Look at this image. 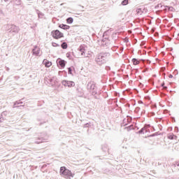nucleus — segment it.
<instances>
[{"label":"nucleus","instance_id":"f257e3e1","mask_svg":"<svg viewBox=\"0 0 179 179\" xmlns=\"http://www.w3.org/2000/svg\"><path fill=\"white\" fill-rule=\"evenodd\" d=\"M108 57H110V52H102L96 55L95 58V62H96L97 65H104V64L107 62Z\"/></svg>","mask_w":179,"mask_h":179},{"label":"nucleus","instance_id":"f03ea898","mask_svg":"<svg viewBox=\"0 0 179 179\" xmlns=\"http://www.w3.org/2000/svg\"><path fill=\"white\" fill-rule=\"evenodd\" d=\"M59 174L61 177L66 179H71L75 177V173H73L71 170L67 169L66 166H61L59 169Z\"/></svg>","mask_w":179,"mask_h":179},{"label":"nucleus","instance_id":"7ed1b4c3","mask_svg":"<svg viewBox=\"0 0 179 179\" xmlns=\"http://www.w3.org/2000/svg\"><path fill=\"white\" fill-rule=\"evenodd\" d=\"M6 29H8V33H10L13 36L17 34L20 31V28L18 26L15 25V24H8Z\"/></svg>","mask_w":179,"mask_h":179},{"label":"nucleus","instance_id":"20e7f679","mask_svg":"<svg viewBox=\"0 0 179 179\" xmlns=\"http://www.w3.org/2000/svg\"><path fill=\"white\" fill-rule=\"evenodd\" d=\"M51 36L55 40H59V38H62L64 37V34L58 29H55L51 31Z\"/></svg>","mask_w":179,"mask_h":179},{"label":"nucleus","instance_id":"39448f33","mask_svg":"<svg viewBox=\"0 0 179 179\" xmlns=\"http://www.w3.org/2000/svg\"><path fill=\"white\" fill-rule=\"evenodd\" d=\"M57 65L59 69H64L65 68L67 62L64 59H62L61 58H58L56 61Z\"/></svg>","mask_w":179,"mask_h":179},{"label":"nucleus","instance_id":"423d86ee","mask_svg":"<svg viewBox=\"0 0 179 179\" xmlns=\"http://www.w3.org/2000/svg\"><path fill=\"white\" fill-rule=\"evenodd\" d=\"M63 86H65V87H73L75 86V82L73 81H69L67 80H64L62 82Z\"/></svg>","mask_w":179,"mask_h":179},{"label":"nucleus","instance_id":"0eeeda50","mask_svg":"<svg viewBox=\"0 0 179 179\" xmlns=\"http://www.w3.org/2000/svg\"><path fill=\"white\" fill-rule=\"evenodd\" d=\"M40 48L37 45H34V48L31 50L32 55H35V57H38L40 55Z\"/></svg>","mask_w":179,"mask_h":179},{"label":"nucleus","instance_id":"6e6552de","mask_svg":"<svg viewBox=\"0 0 179 179\" xmlns=\"http://www.w3.org/2000/svg\"><path fill=\"white\" fill-rule=\"evenodd\" d=\"M24 101V98H22L19 101H16L15 102H14L13 108H19V107H24V106H19V104H23Z\"/></svg>","mask_w":179,"mask_h":179},{"label":"nucleus","instance_id":"1a4fd4ad","mask_svg":"<svg viewBox=\"0 0 179 179\" xmlns=\"http://www.w3.org/2000/svg\"><path fill=\"white\" fill-rule=\"evenodd\" d=\"M90 93L92 94V96H94V99H99V96H100V92H97V87H96L95 88H94L93 90H91V92H90Z\"/></svg>","mask_w":179,"mask_h":179},{"label":"nucleus","instance_id":"9d476101","mask_svg":"<svg viewBox=\"0 0 179 179\" xmlns=\"http://www.w3.org/2000/svg\"><path fill=\"white\" fill-rule=\"evenodd\" d=\"M148 12V8H145V6H141L140 8L136 9V13L138 15H142L143 13H146Z\"/></svg>","mask_w":179,"mask_h":179},{"label":"nucleus","instance_id":"9b49d317","mask_svg":"<svg viewBox=\"0 0 179 179\" xmlns=\"http://www.w3.org/2000/svg\"><path fill=\"white\" fill-rule=\"evenodd\" d=\"M96 87V84L93 81H90L87 85V89L88 92H91Z\"/></svg>","mask_w":179,"mask_h":179},{"label":"nucleus","instance_id":"f8f14e48","mask_svg":"<svg viewBox=\"0 0 179 179\" xmlns=\"http://www.w3.org/2000/svg\"><path fill=\"white\" fill-rule=\"evenodd\" d=\"M101 43L102 47H108L110 45V40H108V38H103Z\"/></svg>","mask_w":179,"mask_h":179},{"label":"nucleus","instance_id":"ddd939ff","mask_svg":"<svg viewBox=\"0 0 179 179\" xmlns=\"http://www.w3.org/2000/svg\"><path fill=\"white\" fill-rule=\"evenodd\" d=\"M80 52H81V55L83 57H85L86 58L87 57V56H86V49L85 48V46L83 45H80L79 48H78Z\"/></svg>","mask_w":179,"mask_h":179},{"label":"nucleus","instance_id":"4468645a","mask_svg":"<svg viewBox=\"0 0 179 179\" xmlns=\"http://www.w3.org/2000/svg\"><path fill=\"white\" fill-rule=\"evenodd\" d=\"M45 141V138L43 136V135H41L37 138L36 141H35V143L38 145L40 143H43V142H44Z\"/></svg>","mask_w":179,"mask_h":179},{"label":"nucleus","instance_id":"2eb2a0df","mask_svg":"<svg viewBox=\"0 0 179 179\" xmlns=\"http://www.w3.org/2000/svg\"><path fill=\"white\" fill-rule=\"evenodd\" d=\"M178 138V137L176 135H174L173 133H169L167 135V138L169 139L170 141H173V139L177 141Z\"/></svg>","mask_w":179,"mask_h":179},{"label":"nucleus","instance_id":"dca6fc26","mask_svg":"<svg viewBox=\"0 0 179 179\" xmlns=\"http://www.w3.org/2000/svg\"><path fill=\"white\" fill-rule=\"evenodd\" d=\"M59 27L60 29H62L63 30H69V29H71V27L69 25L65 24H59Z\"/></svg>","mask_w":179,"mask_h":179},{"label":"nucleus","instance_id":"f3484780","mask_svg":"<svg viewBox=\"0 0 179 179\" xmlns=\"http://www.w3.org/2000/svg\"><path fill=\"white\" fill-rule=\"evenodd\" d=\"M141 61H143V59H139L136 58H133L131 59V62L133 63V65H139L141 64Z\"/></svg>","mask_w":179,"mask_h":179},{"label":"nucleus","instance_id":"a211bd4d","mask_svg":"<svg viewBox=\"0 0 179 179\" xmlns=\"http://www.w3.org/2000/svg\"><path fill=\"white\" fill-rule=\"evenodd\" d=\"M43 64H44L45 66H46V68H50V66H51V65H52V62L47 60L46 59H45L43 61Z\"/></svg>","mask_w":179,"mask_h":179},{"label":"nucleus","instance_id":"6ab92c4d","mask_svg":"<svg viewBox=\"0 0 179 179\" xmlns=\"http://www.w3.org/2000/svg\"><path fill=\"white\" fill-rule=\"evenodd\" d=\"M164 8H165L164 9H166V10H169L170 12H176V8L171 6H165Z\"/></svg>","mask_w":179,"mask_h":179},{"label":"nucleus","instance_id":"aec40b11","mask_svg":"<svg viewBox=\"0 0 179 179\" xmlns=\"http://www.w3.org/2000/svg\"><path fill=\"white\" fill-rule=\"evenodd\" d=\"M45 82H47L49 85H52V82H54V79L50 77L45 78Z\"/></svg>","mask_w":179,"mask_h":179},{"label":"nucleus","instance_id":"412c9836","mask_svg":"<svg viewBox=\"0 0 179 179\" xmlns=\"http://www.w3.org/2000/svg\"><path fill=\"white\" fill-rule=\"evenodd\" d=\"M67 69H68V74L71 75V76H73V73H72V72H73V71H75V67H73V66L69 67V68H67Z\"/></svg>","mask_w":179,"mask_h":179},{"label":"nucleus","instance_id":"4be33fe9","mask_svg":"<svg viewBox=\"0 0 179 179\" xmlns=\"http://www.w3.org/2000/svg\"><path fill=\"white\" fill-rule=\"evenodd\" d=\"M66 22L67 24H72L73 23V17H69L66 19Z\"/></svg>","mask_w":179,"mask_h":179},{"label":"nucleus","instance_id":"5701e85b","mask_svg":"<svg viewBox=\"0 0 179 179\" xmlns=\"http://www.w3.org/2000/svg\"><path fill=\"white\" fill-rule=\"evenodd\" d=\"M36 12L38 15V17L39 19H43V17H44V13H43L41 11L38 10H36Z\"/></svg>","mask_w":179,"mask_h":179},{"label":"nucleus","instance_id":"b1692460","mask_svg":"<svg viewBox=\"0 0 179 179\" xmlns=\"http://www.w3.org/2000/svg\"><path fill=\"white\" fill-rule=\"evenodd\" d=\"M124 129H127V132H129V131H132V129H135V127H134V124H131L128 127H124Z\"/></svg>","mask_w":179,"mask_h":179},{"label":"nucleus","instance_id":"393cba45","mask_svg":"<svg viewBox=\"0 0 179 179\" xmlns=\"http://www.w3.org/2000/svg\"><path fill=\"white\" fill-rule=\"evenodd\" d=\"M145 133L148 132V131L146 130V127H143V128H141V129L137 132V134H145Z\"/></svg>","mask_w":179,"mask_h":179},{"label":"nucleus","instance_id":"a878e982","mask_svg":"<svg viewBox=\"0 0 179 179\" xmlns=\"http://www.w3.org/2000/svg\"><path fill=\"white\" fill-rule=\"evenodd\" d=\"M76 91L78 92V96L79 97H82V96H83L84 93H83V90L79 89V88H77L76 89Z\"/></svg>","mask_w":179,"mask_h":179},{"label":"nucleus","instance_id":"bb28decb","mask_svg":"<svg viewBox=\"0 0 179 179\" xmlns=\"http://www.w3.org/2000/svg\"><path fill=\"white\" fill-rule=\"evenodd\" d=\"M61 47H62V50H66V48H68V43H66V42H63L61 44Z\"/></svg>","mask_w":179,"mask_h":179},{"label":"nucleus","instance_id":"cd10ccee","mask_svg":"<svg viewBox=\"0 0 179 179\" xmlns=\"http://www.w3.org/2000/svg\"><path fill=\"white\" fill-rule=\"evenodd\" d=\"M90 127H92V122H87L83 126V128H90Z\"/></svg>","mask_w":179,"mask_h":179},{"label":"nucleus","instance_id":"c85d7f7f","mask_svg":"<svg viewBox=\"0 0 179 179\" xmlns=\"http://www.w3.org/2000/svg\"><path fill=\"white\" fill-rule=\"evenodd\" d=\"M159 135H160V134L159 133V131L155 132L150 136H148V138H153L155 136H159Z\"/></svg>","mask_w":179,"mask_h":179},{"label":"nucleus","instance_id":"c756f323","mask_svg":"<svg viewBox=\"0 0 179 179\" xmlns=\"http://www.w3.org/2000/svg\"><path fill=\"white\" fill-rule=\"evenodd\" d=\"M164 6H163V5H162V3H159L157 6H155V9H157V8L165 9V8H164Z\"/></svg>","mask_w":179,"mask_h":179},{"label":"nucleus","instance_id":"7c9ffc66","mask_svg":"<svg viewBox=\"0 0 179 179\" xmlns=\"http://www.w3.org/2000/svg\"><path fill=\"white\" fill-rule=\"evenodd\" d=\"M129 3V0H123L121 3V5H122V6H126V5H128Z\"/></svg>","mask_w":179,"mask_h":179},{"label":"nucleus","instance_id":"2f4dec72","mask_svg":"<svg viewBox=\"0 0 179 179\" xmlns=\"http://www.w3.org/2000/svg\"><path fill=\"white\" fill-rule=\"evenodd\" d=\"M15 5L17 6H20L22 5V0H13Z\"/></svg>","mask_w":179,"mask_h":179},{"label":"nucleus","instance_id":"473e14b6","mask_svg":"<svg viewBox=\"0 0 179 179\" xmlns=\"http://www.w3.org/2000/svg\"><path fill=\"white\" fill-rule=\"evenodd\" d=\"M66 57H67V58H69V59H72V52H68L66 53Z\"/></svg>","mask_w":179,"mask_h":179},{"label":"nucleus","instance_id":"72a5a7b5","mask_svg":"<svg viewBox=\"0 0 179 179\" xmlns=\"http://www.w3.org/2000/svg\"><path fill=\"white\" fill-rule=\"evenodd\" d=\"M101 149L103 152H107V150H108V148H107V145H102Z\"/></svg>","mask_w":179,"mask_h":179},{"label":"nucleus","instance_id":"f704fd0d","mask_svg":"<svg viewBox=\"0 0 179 179\" xmlns=\"http://www.w3.org/2000/svg\"><path fill=\"white\" fill-rule=\"evenodd\" d=\"M103 173H104V174H108V173H110V169H105L103 170Z\"/></svg>","mask_w":179,"mask_h":179},{"label":"nucleus","instance_id":"c9c22d12","mask_svg":"<svg viewBox=\"0 0 179 179\" xmlns=\"http://www.w3.org/2000/svg\"><path fill=\"white\" fill-rule=\"evenodd\" d=\"M123 52H124V48H123V46H122L120 48L118 52L120 54H122Z\"/></svg>","mask_w":179,"mask_h":179},{"label":"nucleus","instance_id":"e433bc0d","mask_svg":"<svg viewBox=\"0 0 179 179\" xmlns=\"http://www.w3.org/2000/svg\"><path fill=\"white\" fill-rule=\"evenodd\" d=\"M52 47H59L60 46L59 44H58L55 42H52Z\"/></svg>","mask_w":179,"mask_h":179},{"label":"nucleus","instance_id":"4c0bfd02","mask_svg":"<svg viewBox=\"0 0 179 179\" xmlns=\"http://www.w3.org/2000/svg\"><path fill=\"white\" fill-rule=\"evenodd\" d=\"M8 115V112L7 111H3L1 113V117H6Z\"/></svg>","mask_w":179,"mask_h":179},{"label":"nucleus","instance_id":"58836bf2","mask_svg":"<svg viewBox=\"0 0 179 179\" xmlns=\"http://www.w3.org/2000/svg\"><path fill=\"white\" fill-rule=\"evenodd\" d=\"M174 132H176V134H178V132H179L178 127L176 126L174 127Z\"/></svg>","mask_w":179,"mask_h":179},{"label":"nucleus","instance_id":"ea45409f","mask_svg":"<svg viewBox=\"0 0 179 179\" xmlns=\"http://www.w3.org/2000/svg\"><path fill=\"white\" fill-rule=\"evenodd\" d=\"M48 165L49 164H44L43 165H42L41 170H44V169H45Z\"/></svg>","mask_w":179,"mask_h":179},{"label":"nucleus","instance_id":"a19ab883","mask_svg":"<svg viewBox=\"0 0 179 179\" xmlns=\"http://www.w3.org/2000/svg\"><path fill=\"white\" fill-rule=\"evenodd\" d=\"M117 48H118V47H117V46H113V47L111 48V50H112V51L115 52V51H117Z\"/></svg>","mask_w":179,"mask_h":179},{"label":"nucleus","instance_id":"79ce46f5","mask_svg":"<svg viewBox=\"0 0 179 179\" xmlns=\"http://www.w3.org/2000/svg\"><path fill=\"white\" fill-rule=\"evenodd\" d=\"M141 110V108H140V107H136V109H135V110H134V112L136 113H139V110Z\"/></svg>","mask_w":179,"mask_h":179},{"label":"nucleus","instance_id":"37998d69","mask_svg":"<svg viewBox=\"0 0 179 179\" xmlns=\"http://www.w3.org/2000/svg\"><path fill=\"white\" fill-rule=\"evenodd\" d=\"M105 69H106V71H110L111 70V67H110V66H106L105 67Z\"/></svg>","mask_w":179,"mask_h":179},{"label":"nucleus","instance_id":"c03bdc74","mask_svg":"<svg viewBox=\"0 0 179 179\" xmlns=\"http://www.w3.org/2000/svg\"><path fill=\"white\" fill-rule=\"evenodd\" d=\"M14 79L15 80H19V79H20V76H14Z\"/></svg>","mask_w":179,"mask_h":179},{"label":"nucleus","instance_id":"a18cd8bd","mask_svg":"<svg viewBox=\"0 0 179 179\" xmlns=\"http://www.w3.org/2000/svg\"><path fill=\"white\" fill-rule=\"evenodd\" d=\"M0 118L3 119V122L5 121V120H6V117L2 116V113L1 114Z\"/></svg>","mask_w":179,"mask_h":179},{"label":"nucleus","instance_id":"49530a36","mask_svg":"<svg viewBox=\"0 0 179 179\" xmlns=\"http://www.w3.org/2000/svg\"><path fill=\"white\" fill-rule=\"evenodd\" d=\"M174 166H177L178 167H179V161L178 162H176L174 164Z\"/></svg>","mask_w":179,"mask_h":179},{"label":"nucleus","instance_id":"de8ad7c7","mask_svg":"<svg viewBox=\"0 0 179 179\" xmlns=\"http://www.w3.org/2000/svg\"><path fill=\"white\" fill-rule=\"evenodd\" d=\"M129 39L128 38H125L124 43H129Z\"/></svg>","mask_w":179,"mask_h":179},{"label":"nucleus","instance_id":"09e8293b","mask_svg":"<svg viewBox=\"0 0 179 179\" xmlns=\"http://www.w3.org/2000/svg\"><path fill=\"white\" fill-rule=\"evenodd\" d=\"M145 128H150V124H145Z\"/></svg>","mask_w":179,"mask_h":179},{"label":"nucleus","instance_id":"8fccbe9b","mask_svg":"<svg viewBox=\"0 0 179 179\" xmlns=\"http://www.w3.org/2000/svg\"><path fill=\"white\" fill-rule=\"evenodd\" d=\"M43 124H45V121H42L39 123V125H43Z\"/></svg>","mask_w":179,"mask_h":179},{"label":"nucleus","instance_id":"3c124183","mask_svg":"<svg viewBox=\"0 0 179 179\" xmlns=\"http://www.w3.org/2000/svg\"><path fill=\"white\" fill-rule=\"evenodd\" d=\"M166 83H164V82H163L162 84H161V87H164Z\"/></svg>","mask_w":179,"mask_h":179},{"label":"nucleus","instance_id":"603ef678","mask_svg":"<svg viewBox=\"0 0 179 179\" xmlns=\"http://www.w3.org/2000/svg\"><path fill=\"white\" fill-rule=\"evenodd\" d=\"M169 79H173V74H169Z\"/></svg>","mask_w":179,"mask_h":179},{"label":"nucleus","instance_id":"864d4df0","mask_svg":"<svg viewBox=\"0 0 179 179\" xmlns=\"http://www.w3.org/2000/svg\"><path fill=\"white\" fill-rule=\"evenodd\" d=\"M168 131H173V127H169L168 128Z\"/></svg>","mask_w":179,"mask_h":179},{"label":"nucleus","instance_id":"5fc2aeb1","mask_svg":"<svg viewBox=\"0 0 179 179\" xmlns=\"http://www.w3.org/2000/svg\"><path fill=\"white\" fill-rule=\"evenodd\" d=\"M174 73H176V75H178V70L176 69L174 71Z\"/></svg>","mask_w":179,"mask_h":179},{"label":"nucleus","instance_id":"6e6d98bb","mask_svg":"<svg viewBox=\"0 0 179 179\" xmlns=\"http://www.w3.org/2000/svg\"><path fill=\"white\" fill-rule=\"evenodd\" d=\"M127 121H128V120L124 119V120H123V124H125V123L127 122Z\"/></svg>","mask_w":179,"mask_h":179},{"label":"nucleus","instance_id":"4d7b16f0","mask_svg":"<svg viewBox=\"0 0 179 179\" xmlns=\"http://www.w3.org/2000/svg\"><path fill=\"white\" fill-rule=\"evenodd\" d=\"M10 69H9V67H6V71H7V72H9Z\"/></svg>","mask_w":179,"mask_h":179},{"label":"nucleus","instance_id":"13d9d810","mask_svg":"<svg viewBox=\"0 0 179 179\" xmlns=\"http://www.w3.org/2000/svg\"><path fill=\"white\" fill-rule=\"evenodd\" d=\"M1 122H3V118H0V124Z\"/></svg>","mask_w":179,"mask_h":179},{"label":"nucleus","instance_id":"bf43d9fd","mask_svg":"<svg viewBox=\"0 0 179 179\" xmlns=\"http://www.w3.org/2000/svg\"><path fill=\"white\" fill-rule=\"evenodd\" d=\"M165 90H167V89H168V87H167V86H164V87H163Z\"/></svg>","mask_w":179,"mask_h":179},{"label":"nucleus","instance_id":"052dcab7","mask_svg":"<svg viewBox=\"0 0 179 179\" xmlns=\"http://www.w3.org/2000/svg\"><path fill=\"white\" fill-rule=\"evenodd\" d=\"M138 103H139V104H143V101H139Z\"/></svg>","mask_w":179,"mask_h":179},{"label":"nucleus","instance_id":"680f3d73","mask_svg":"<svg viewBox=\"0 0 179 179\" xmlns=\"http://www.w3.org/2000/svg\"><path fill=\"white\" fill-rule=\"evenodd\" d=\"M126 106H127V107H131V104H129V103H127Z\"/></svg>","mask_w":179,"mask_h":179},{"label":"nucleus","instance_id":"e2e57ef3","mask_svg":"<svg viewBox=\"0 0 179 179\" xmlns=\"http://www.w3.org/2000/svg\"><path fill=\"white\" fill-rule=\"evenodd\" d=\"M37 120L39 122H41V119H40V118H38Z\"/></svg>","mask_w":179,"mask_h":179},{"label":"nucleus","instance_id":"0e129e2a","mask_svg":"<svg viewBox=\"0 0 179 179\" xmlns=\"http://www.w3.org/2000/svg\"><path fill=\"white\" fill-rule=\"evenodd\" d=\"M124 127H127V125H128V124L125 123L124 124H123Z\"/></svg>","mask_w":179,"mask_h":179},{"label":"nucleus","instance_id":"69168bd1","mask_svg":"<svg viewBox=\"0 0 179 179\" xmlns=\"http://www.w3.org/2000/svg\"><path fill=\"white\" fill-rule=\"evenodd\" d=\"M106 34H107V32H104L103 34V36H104V35H106Z\"/></svg>","mask_w":179,"mask_h":179},{"label":"nucleus","instance_id":"338daca9","mask_svg":"<svg viewBox=\"0 0 179 179\" xmlns=\"http://www.w3.org/2000/svg\"><path fill=\"white\" fill-rule=\"evenodd\" d=\"M5 2H9V0H4Z\"/></svg>","mask_w":179,"mask_h":179},{"label":"nucleus","instance_id":"774afa93","mask_svg":"<svg viewBox=\"0 0 179 179\" xmlns=\"http://www.w3.org/2000/svg\"><path fill=\"white\" fill-rule=\"evenodd\" d=\"M178 37H179V34H178Z\"/></svg>","mask_w":179,"mask_h":179}]
</instances>
